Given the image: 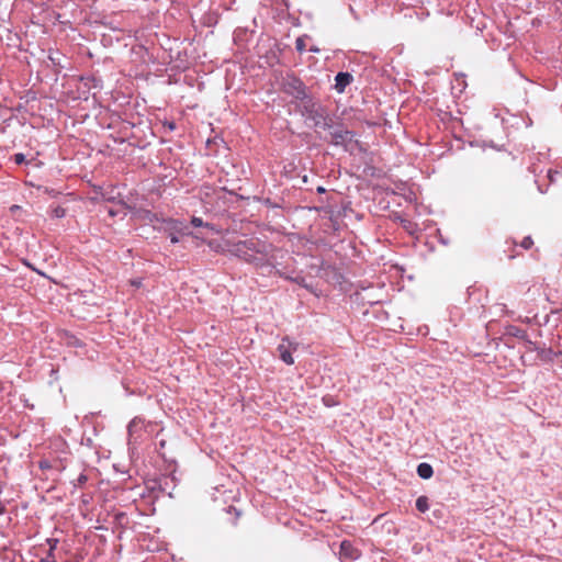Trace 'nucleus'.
Masks as SVG:
<instances>
[{"instance_id": "4468645a", "label": "nucleus", "mask_w": 562, "mask_h": 562, "mask_svg": "<svg viewBox=\"0 0 562 562\" xmlns=\"http://www.w3.org/2000/svg\"><path fill=\"white\" fill-rule=\"evenodd\" d=\"M191 224L194 226V227H201V226H209V224H205L202 218L200 217H195L193 216L191 218Z\"/></svg>"}, {"instance_id": "7ed1b4c3", "label": "nucleus", "mask_w": 562, "mask_h": 562, "mask_svg": "<svg viewBox=\"0 0 562 562\" xmlns=\"http://www.w3.org/2000/svg\"><path fill=\"white\" fill-rule=\"evenodd\" d=\"M340 558L356 561L360 557V552L348 540H344L340 544Z\"/></svg>"}, {"instance_id": "f8f14e48", "label": "nucleus", "mask_w": 562, "mask_h": 562, "mask_svg": "<svg viewBox=\"0 0 562 562\" xmlns=\"http://www.w3.org/2000/svg\"><path fill=\"white\" fill-rule=\"evenodd\" d=\"M519 246L525 250H529L533 246V239L530 236H526L520 243Z\"/></svg>"}, {"instance_id": "b1692460", "label": "nucleus", "mask_w": 562, "mask_h": 562, "mask_svg": "<svg viewBox=\"0 0 562 562\" xmlns=\"http://www.w3.org/2000/svg\"><path fill=\"white\" fill-rule=\"evenodd\" d=\"M517 245H518V244H517V241H516V240H512V246H513V248H515Z\"/></svg>"}, {"instance_id": "4be33fe9", "label": "nucleus", "mask_w": 562, "mask_h": 562, "mask_svg": "<svg viewBox=\"0 0 562 562\" xmlns=\"http://www.w3.org/2000/svg\"><path fill=\"white\" fill-rule=\"evenodd\" d=\"M310 50L314 52V53H318L319 52V49L317 47H311Z\"/></svg>"}, {"instance_id": "423d86ee", "label": "nucleus", "mask_w": 562, "mask_h": 562, "mask_svg": "<svg viewBox=\"0 0 562 562\" xmlns=\"http://www.w3.org/2000/svg\"><path fill=\"white\" fill-rule=\"evenodd\" d=\"M335 80V88L338 92H342L345 88L352 81V76L349 72H338Z\"/></svg>"}, {"instance_id": "dca6fc26", "label": "nucleus", "mask_w": 562, "mask_h": 562, "mask_svg": "<svg viewBox=\"0 0 562 562\" xmlns=\"http://www.w3.org/2000/svg\"><path fill=\"white\" fill-rule=\"evenodd\" d=\"M25 160V157L23 154H15L14 155V161L20 165Z\"/></svg>"}, {"instance_id": "ddd939ff", "label": "nucleus", "mask_w": 562, "mask_h": 562, "mask_svg": "<svg viewBox=\"0 0 562 562\" xmlns=\"http://www.w3.org/2000/svg\"><path fill=\"white\" fill-rule=\"evenodd\" d=\"M48 543H49V551H48L47 559H52V561L54 562L55 561L54 560V550L56 549L57 540L56 539H49Z\"/></svg>"}, {"instance_id": "5701e85b", "label": "nucleus", "mask_w": 562, "mask_h": 562, "mask_svg": "<svg viewBox=\"0 0 562 562\" xmlns=\"http://www.w3.org/2000/svg\"><path fill=\"white\" fill-rule=\"evenodd\" d=\"M516 256H517L516 254L510 252V254L508 255V258H509V259H514Z\"/></svg>"}, {"instance_id": "f257e3e1", "label": "nucleus", "mask_w": 562, "mask_h": 562, "mask_svg": "<svg viewBox=\"0 0 562 562\" xmlns=\"http://www.w3.org/2000/svg\"><path fill=\"white\" fill-rule=\"evenodd\" d=\"M228 250L247 262H256L262 261L268 256L271 245L257 237H251L233 243Z\"/></svg>"}, {"instance_id": "2eb2a0df", "label": "nucleus", "mask_w": 562, "mask_h": 562, "mask_svg": "<svg viewBox=\"0 0 562 562\" xmlns=\"http://www.w3.org/2000/svg\"><path fill=\"white\" fill-rule=\"evenodd\" d=\"M65 214H66L65 209H63V207H60V206H57V207H55V209L53 210V215H54L55 217L60 218V217H64V216H65Z\"/></svg>"}, {"instance_id": "6e6552de", "label": "nucleus", "mask_w": 562, "mask_h": 562, "mask_svg": "<svg viewBox=\"0 0 562 562\" xmlns=\"http://www.w3.org/2000/svg\"><path fill=\"white\" fill-rule=\"evenodd\" d=\"M167 223L170 225V229L172 231L169 233L170 241L172 244H177L179 241V238L176 233H180L181 228H179L178 222L176 221L170 220Z\"/></svg>"}, {"instance_id": "412c9836", "label": "nucleus", "mask_w": 562, "mask_h": 562, "mask_svg": "<svg viewBox=\"0 0 562 562\" xmlns=\"http://www.w3.org/2000/svg\"><path fill=\"white\" fill-rule=\"evenodd\" d=\"M5 513V506L4 504L0 501V516L3 515Z\"/></svg>"}, {"instance_id": "a211bd4d", "label": "nucleus", "mask_w": 562, "mask_h": 562, "mask_svg": "<svg viewBox=\"0 0 562 562\" xmlns=\"http://www.w3.org/2000/svg\"><path fill=\"white\" fill-rule=\"evenodd\" d=\"M290 279L292 280V278H290ZM293 281L296 282L300 285L306 286L305 283H304L305 280L302 277H297V278L293 279Z\"/></svg>"}, {"instance_id": "f3484780", "label": "nucleus", "mask_w": 562, "mask_h": 562, "mask_svg": "<svg viewBox=\"0 0 562 562\" xmlns=\"http://www.w3.org/2000/svg\"><path fill=\"white\" fill-rule=\"evenodd\" d=\"M165 127H167L169 131L176 130V123L175 122H166L164 124Z\"/></svg>"}, {"instance_id": "20e7f679", "label": "nucleus", "mask_w": 562, "mask_h": 562, "mask_svg": "<svg viewBox=\"0 0 562 562\" xmlns=\"http://www.w3.org/2000/svg\"><path fill=\"white\" fill-rule=\"evenodd\" d=\"M285 341H288V339H283L282 344H280L279 347H278V350H279V353H280V358L286 364H293L294 363V359H293L292 353H291L292 344L288 342V345H285ZM295 349H296V347H293V350H295Z\"/></svg>"}, {"instance_id": "9d476101", "label": "nucleus", "mask_w": 562, "mask_h": 562, "mask_svg": "<svg viewBox=\"0 0 562 562\" xmlns=\"http://www.w3.org/2000/svg\"><path fill=\"white\" fill-rule=\"evenodd\" d=\"M136 216L139 217V218H143V220H147L149 222H153L154 218H156L155 214H153L151 212L146 211V210L137 212Z\"/></svg>"}, {"instance_id": "f03ea898", "label": "nucleus", "mask_w": 562, "mask_h": 562, "mask_svg": "<svg viewBox=\"0 0 562 562\" xmlns=\"http://www.w3.org/2000/svg\"><path fill=\"white\" fill-rule=\"evenodd\" d=\"M353 138V134L342 127H336L330 132V143L334 145H346Z\"/></svg>"}, {"instance_id": "0eeeda50", "label": "nucleus", "mask_w": 562, "mask_h": 562, "mask_svg": "<svg viewBox=\"0 0 562 562\" xmlns=\"http://www.w3.org/2000/svg\"><path fill=\"white\" fill-rule=\"evenodd\" d=\"M417 474L422 479H425V480L430 479L434 474L432 467L429 463H420L417 467Z\"/></svg>"}, {"instance_id": "9b49d317", "label": "nucleus", "mask_w": 562, "mask_h": 562, "mask_svg": "<svg viewBox=\"0 0 562 562\" xmlns=\"http://www.w3.org/2000/svg\"><path fill=\"white\" fill-rule=\"evenodd\" d=\"M295 48L301 54L305 52L306 43H305V37L304 36H301V37L296 38V41H295Z\"/></svg>"}, {"instance_id": "6ab92c4d", "label": "nucleus", "mask_w": 562, "mask_h": 562, "mask_svg": "<svg viewBox=\"0 0 562 562\" xmlns=\"http://www.w3.org/2000/svg\"><path fill=\"white\" fill-rule=\"evenodd\" d=\"M130 283L133 286L139 288L142 285V280L140 279L131 280Z\"/></svg>"}, {"instance_id": "39448f33", "label": "nucleus", "mask_w": 562, "mask_h": 562, "mask_svg": "<svg viewBox=\"0 0 562 562\" xmlns=\"http://www.w3.org/2000/svg\"><path fill=\"white\" fill-rule=\"evenodd\" d=\"M310 119L313 121V126L315 128H322V130H327V128H331V120L327 119L326 116H324L322 113L319 112H315L314 114H312L310 116Z\"/></svg>"}, {"instance_id": "aec40b11", "label": "nucleus", "mask_w": 562, "mask_h": 562, "mask_svg": "<svg viewBox=\"0 0 562 562\" xmlns=\"http://www.w3.org/2000/svg\"><path fill=\"white\" fill-rule=\"evenodd\" d=\"M87 482V476L85 474H80L78 477V483L80 485L85 484Z\"/></svg>"}, {"instance_id": "1a4fd4ad", "label": "nucleus", "mask_w": 562, "mask_h": 562, "mask_svg": "<svg viewBox=\"0 0 562 562\" xmlns=\"http://www.w3.org/2000/svg\"><path fill=\"white\" fill-rule=\"evenodd\" d=\"M416 508L420 512V513H425L429 509V503H428V497L427 496H419L417 499H416Z\"/></svg>"}]
</instances>
